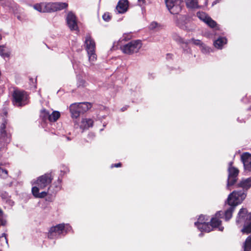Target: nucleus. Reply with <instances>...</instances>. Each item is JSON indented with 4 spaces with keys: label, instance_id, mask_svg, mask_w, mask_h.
<instances>
[{
    "label": "nucleus",
    "instance_id": "5701e85b",
    "mask_svg": "<svg viewBox=\"0 0 251 251\" xmlns=\"http://www.w3.org/2000/svg\"><path fill=\"white\" fill-rule=\"evenodd\" d=\"M33 7L35 10L39 12H46L45 2L36 3L33 6Z\"/></svg>",
    "mask_w": 251,
    "mask_h": 251
},
{
    "label": "nucleus",
    "instance_id": "6e6552de",
    "mask_svg": "<svg viewBox=\"0 0 251 251\" xmlns=\"http://www.w3.org/2000/svg\"><path fill=\"white\" fill-rule=\"evenodd\" d=\"M142 46V44L140 40H133L124 45L121 49L124 53L131 54L138 52Z\"/></svg>",
    "mask_w": 251,
    "mask_h": 251
},
{
    "label": "nucleus",
    "instance_id": "4468645a",
    "mask_svg": "<svg viewBox=\"0 0 251 251\" xmlns=\"http://www.w3.org/2000/svg\"><path fill=\"white\" fill-rule=\"evenodd\" d=\"M241 158L245 169L251 171V154L248 152H245L242 154Z\"/></svg>",
    "mask_w": 251,
    "mask_h": 251
},
{
    "label": "nucleus",
    "instance_id": "f03ea898",
    "mask_svg": "<svg viewBox=\"0 0 251 251\" xmlns=\"http://www.w3.org/2000/svg\"><path fill=\"white\" fill-rule=\"evenodd\" d=\"M223 214V213L221 211L216 213L215 217L211 219L210 224H209V219L207 217L201 215L198 218V221L195 223V225L201 231L209 232L214 227H217L219 228V230L223 231L224 227L220 226L221 221L219 219Z\"/></svg>",
    "mask_w": 251,
    "mask_h": 251
},
{
    "label": "nucleus",
    "instance_id": "e433bc0d",
    "mask_svg": "<svg viewBox=\"0 0 251 251\" xmlns=\"http://www.w3.org/2000/svg\"><path fill=\"white\" fill-rule=\"evenodd\" d=\"M56 183V185H55V187L57 189V190H59L61 189V180L60 179L58 178Z\"/></svg>",
    "mask_w": 251,
    "mask_h": 251
},
{
    "label": "nucleus",
    "instance_id": "f257e3e1",
    "mask_svg": "<svg viewBox=\"0 0 251 251\" xmlns=\"http://www.w3.org/2000/svg\"><path fill=\"white\" fill-rule=\"evenodd\" d=\"M52 179L50 174H45L36 179H33L31 181V184L32 186L31 192L34 197L37 198H44L46 197Z\"/></svg>",
    "mask_w": 251,
    "mask_h": 251
},
{
    "label": "nucleus",
    "instance_id": "4c0bfd02",
    "mask_svg": "<svg viewBox=\"0 0 251 251\" xmlns=\"http://www.w3.org/2000/svg\"><path fill=\"white\" fill-rule=\"evenodd\" d=\"M121 164L120 163H117V164H112L111 165V167H121Z\"/></svg>",
    "mask_w": 251,
    "mask_h": 251
},
{
    "label": "nucleus",
    "instance_id": "1a4fd4ad",
    "mask_svg": "<svg viewBox=\"0 0 251 251\" xmlns=\"http://www.w3.org/2000/svg\"><path fill=\"white\" fill-rule=\"evenodd\" d=\"M166 6L172 14H178L181 10L182 1L181 0H165Z\"/></svg>",
    "mask_w": 251,
    "mask_h": 251
},
{
    "label": "nucleus",
    "instance_id": "4be33fe9",
    "mask_svg": "<svg viewBox=\"0 0 251 251\" xmlns=\"http://www.w3.org/2000/svg\"><path fill=\"white\" fill-rule=\"evenodd\" d=\"M0 55L3 58L10 56V51L5 46H0Z\"/></svg>",
    "mask_w": 251,
    "mask_h": 251
},
{
    "label": "nucleus",
    "instance_id": "a19ab883",
    "mask_svg": "<svg viewBox=\"0 0 251 251\" xmlns=\"http://www.w3.org/2000/svg\"><path fill=\"white\" fill-rule=\"evenodd\" d=\"M138 1L143 3H144V2H145V0H138Z\"/></svg>",
    "mask_w": 251,
    "mask_h": 251
},
{
    "label": "nucleus",
    "instance_id": "423d86ee",
    "mask_svg": "<svg viewBox=\"0 0 251 251\" xmlns=\"http://www.w3.org/2000/svg\"><path fill=\"white\" fill-rule=\"evenodd\" d=\"M246 195L243 191L232 192L228 197L227 203L231 206L235 207L240 204L245 199Z\"/></svg>",
    "mask_w": 251,
    "mask_h": 251
},
{
    "label": "nucleus",
    "instance_id": "39448f33",
    "mask_svg": "<svg viewBox=\"0 0 251 251\" xmlns=\"http://www.w3.org/2000/svg\"><path fill=\"white\" fill-rule=\"evenodd\" d=\"M71 226L69 224H61L50 228L48 237L50 239L57 238L60 235L66 233L71 231Z\"/></svg>",
    "mask_w": 251,
    "mask_h": 251
},
{
    "label": "nucleus",
    "instance_id": "aec40b11",
    "mask_svg": "<svg viewBox=\"0 0 251 251\" xmlns=\"http://www.w3.org/2000/svg\"><path fill=\"white\" fill-rule=\"evenodd\" d=\"M187 22V18L185 15H180L176 21V24L180 28H183Z\"/></svg>",
    "mask_w": 251,
    "mask_h": 251
},
{
    "label": "nucleus",
    "instance_id": "a211bd4d",
    "mask_svg": "<svg viewBox=\"0 0 251 251\" xmlns=\"http://www.w3.org/2000/svg\"><path fill=\"white\" fill-rule=\"evenodd\" d=\"M93 120L91 118H83L81 122L80 127L83 129H88L93 126Z\"/></svg>",
    "mask_w": 251,
    "mask_h": 251
},
{
    "label": "nucleus",
    "instance_id": "bb28decb",
    "mask_svg": "<svg viewBox=\"0 0 251 251\" xmlns=\"http://www.w3.org/2000/svg\"><path fill=\"white\" fill-rule=\"evenodd\" d=\"M244 251H250L251 250V235L249 236L245 242Z\"/></svg>",
    "mask_w": 251,
    "mask_h": 251
},
{
    "label": "nucleus",
    "instance_id": "9d476101",
    "mask_svg": "<svg viewBox=\"0 0 251 251\" xmlns=\"http://www.w3.org/2000/svg\"><path fill=\"white\" fill-rule=\"evenodd\" d=\"M67 6L68 4L66 2H45L46 12L61 10Z\"/></svg>",
    "mask_w": 251,
    "mask_h": 251
},
{
    "label": "nucleus",
    "instance_id": "20e7f679",
    "mask_svg": "<svg viewBox=\"0 0 251 251\" xmlns=\"http://www.w3.org/2000/svg\"><path fill=\"white\" fill-rule=\"evenodd\" d=\"M92 105L89 102L74 103L69 106V111L72 119L78 118L81 113H83L88 111Z\"/></svg>",
    "mask_w": 251,
    "mask_h": 251
},
{
    "label": "nucleus",
    "instance_id": "b1692460",
    "mask_svg": "<svg viewBox=\"0 0 251 251\" xmlns=\"http://www.w3.org/2000/svg\"><path fill=\"white\" fill-rule=\"evenodd\" d=\"M60 116V112L57 111H54L51 114H50L48 120L50 122H55Z\"/></svg>",
    "mask_w": 251,
    "mask_h": 251
},
{
    "label": "nucleus",
    "instance_id": "ea45409f",
    "mask_svg": "<svg viewBox=\"0 0 251 251\" xmlns=\"http://www.w3.org/2000/svg\"><path fill=\"white\" fill-rule=\"evenodd\" d=\"M2 211L0 209V220L1 219V218L2 217Z\"/></svg>",
    "mask_w": 251,
    "mask_h": 251
},
{
    "label": "nucleus",
    "instance_id": "2f4dec72",
    "mask_svg": "<svg viewBox=\"0 0 251 251\" xmlns=\"http://www.w3.org/2000/svg\"><path fill=\"white\" fill-rule=\"evenodd\" d=\"M200 48L201 51L204 53H208L212 51V50L210 48L206 46L203 44Z\"/></svg>",
    "mask_w": 251,
    "mask_h": 251
},
{
    "label": "nucleus",
    "instance_id": "412c9836",
    "mask_svg": "<svg viewBox=\"0 0 251 251\" xmlns=\"http://www.w3.org/2000/svg\"><path fill=\"white\" fill-rule=\"evenodd\" d=\"M187 7L191 9L199 8L198 0H185Z\"/></svg>",
    "mask_w": 251,
    "mask_h": 251
},
{
    "label": "nucleus",
    "instance_id": "7c9ffc66",
    "mask_svg": "<svg viewBox=\"0 0 251 251\" xmlns=\"http://www.w3.org/2000/svg\"><path fill=\"white\" fill-rule=\"evenodd\" d=\"M160 27V25L156 22H152L149 26L151 30L158 29Z\"/></svg>",
    "mask_w": 251,
    "mask_h": 251
},
{
    "label": "nucleus",
    "instance_id": "72a5a7b5",
    "mask_svg": "<svg viewBox=\"0 0 251 251\" xmlns=\"http://www.w3.org/2000/svg\"><path fill=\"white\" fill-rule=\"evenodd\" d=\"M111 16L110 13H108V12L105 13L102 15V19L105 22H109L111 19Z\"/></svg>",
    "mask_w": 251,
    "mask_h": 251
},
{
    "label": "nucleus",
    "instance_id": "393cba45",
    "mask_svg": "<svg viewBox=\"0 0 251 251\" xmlns=\"http://www.w3.org/2000/svg\"><path fill=\"white\" fill-rule=\"evenodd\" d=\"M240 186L245 189H248L251 187V177L245 180H243L240 182Z\"/></svg>",
    "mask_w": 251,
    "mask_h": 251
},
{
    "label": "nucleus",
    "instance_id": "58836bf2",
    "mask_svg": "<svg viewBox=\"0 0 251 251\" xmlns=\"http://www.w3.org/2000/svg\"><path fill=\"white\" fill-rule=\"evenodd\" d=\"M220 0H215L213 3L212 5H214V4H216L218 2H219Z\"/></svg>",
    "mask_w": 251,
    "mask_h": 251
},
{
    "label": "nucleus",
    "instance_id": "79ce46f5",
    "mask_svg": "<svg viewBox=\"0 0 251 251\" xmlns=\"http://www.w3.org/2000/svg\"><path fill=\"white\" fill-rule=\"evenodd\" d=\"M1 38H1V35L0 34V41L1 40Z\"/></svg>",
    "mask_w": 251,
    "mask_h": 251
},
{
    "label": "nucleus",
    "instance_id": "c9c22d12",
    "mask_svg": "<svg viewBox=\"0 0 251 251\" xmlns=\"http://www.w3.org/2000/svg\"><path fill=\"white\" fill-rule=\"evenodd\" d=\"M7 175V171L0 168V176H6Z\"/></svg>",
    "mask_w": 251,
    "mask_h": 251
},
{
    "label": "nucleus",
    "instance_id": "dca6fc26",
    "mask_svg": "<svg viewBox=\"0 0 251 251\" xmlns=\"http://www.w3.org/2000/svg\"><path fill=\"white\" fill-rule=\"evenodd\" d=\"M85 46L87 51L91 52L95 50V41L89 35L85 37Z\"/></svg>",
    "mask_w": 251,
    "mask_h": 251
},
{
    "label": "nucleus",
    "instance_id": "f704fd0d",
    "mask_svg": "<svg viewBox=\"0 0 251 251\" xmlns=\"http://www.w3.org/2000/svg\"><path fill=\"white\" fill-rule=\"evenodd\" d=\"M77 85L78 87L84 86L85 84V81L83 79L79 78L77 80Z\"/></svg>",
    "mask_w": 251,
    "mask_h": 251
},
{
    "label": "nucleus",
    "instance_id": "f8f14e48",
    "mask_svg": "<svg viewBox=\"0 0 251 251\" xmlns=\"http://www.w3.org/2000/svg\"><path fill=\"white\" fill-rule=\"evenodd\" d=\"M197 15L201 21L204 22L210 27H216L217 29L218 28L216 22L213 20L205 13L203 12H199L197 13Z\"/></svg>",
    "mask_w": 251,
    "mask_h": 251
},
{
    "label": "nucleus",
    "instance_id": "cd10ccee",
    "mask_svg": "<svg viewBox=\"0 0 251 251\" xmlns=\"http://www.w3.org/2000/svg\"><path fill=\"white\" fill-rule=\"evenodd\" d=\"M234 209V207L231 206L225 212V217L226 220L227 221L231 218Z\"/></svg>",
    "mask_w": 251,
    "mask_h": 251
},
{
    "label": "nucleus",
    "instance_id": "6ab92c4d",
    "mask_svg": "<svg viewBox=\"0 0 251 251\" xmlns=\"http://www.w3.org/2000/svg\"><path fill=\"white\" fill-rule=\"evenodd\" d=\"M227 43V40L225 37H220L214 42L213 45L217 49H222Z\"/></svg>",
    "mask_w": 251,
    "mask_h": 251
},
{
    "label": "nucleus",
    "instance_id": "f3484780",
    "mask_svg": "<svg viewBox=\"0 0 251 251\" xmlns=\"http://www.w3.org/2000/svg\"><path fill=\"white\" fill-rule=\"evenodd\" d=\"M6 122H4L1 125L0 128V136L5 142H9L11 137V134L9 132L5 129Z\"/></svg>",
    "mask_w": 251,
    "mask_h": 251
},
{
    "label": "nucleus",
    "instance_id": "ddd939ff",
    "mask_svg": "<svg viewBox=\"0 0 251 251\" xmlns=\"http://www.w3.org/2000/svg\"><path fill=\"white\" fill-rule=\"evenodd\" d=\"M67 25L71 30L78 29L77 23L75 15L72 12L67 14L66 17Z\"/></svg>",
    "mask_w": 251,
    "mask_h": 251
},
{
    "label": "nucleus",
    "instance_id": "c85d7f7f",
    "mask_svg": "<svg viewBox=\"0 0 251 251\" xmlns=\"http://www.w3.org/2000/svg\"><path fill=\"white\" fill-rule=\"evenodd\" d=\"M172 38L173 40L176 41L178 43L182 44L185 43V42L182 38H181L178 34L176 33H174L172 35Z\"/></svg>",
    "mask_w": 251,
    "mask_h": 251
},
{
    "label": "nucleus",
    "instance_id": "c756f323",
    "mask_svg": "<svg viewBox=\"0 0 251 251\" xmlns=\"http://www.w3.org/2000/svg\"><path fill=\"white\" fill-rule=\"evenodd\" d=\"M50 113L45 110V109H43L41 110V113H40V117L44 120H46L47 119H48L49 116H50Z\"/></svg>",
    "mask_w": 251,
    "mask_h": 251
},
{
    "label": "nucleus",
    "instance_id": "a878e982",
    "mask_svg": "<svg viewBox=\"0 0 251 251\" xmlns=\"http://www.w3.org/2000/svg\"><path fill=\"white\" fill-rule=\"evenodd\" d=\"M87 52L89 61L90 63L92 64H93L97 60V55L95 53V50H94L93 51H91V52H89V51H87Z\"/></svg>",
    "mask_w": 251,
    "mask_h": 251
},
{
    "label": "nucleus",
    "instance_id": "473e14b6",
    "mask_svg": "<svg viewBox=\"0 0 251 251\" xmlns=\"http://www.w3.org/2000/svg\"><path fill=\"white\" fill-rule=\"evenodd\" d=\"M189 43H192L195 45L198 46L200 47V48H201V46L203 45V43L201 40L194 38L191 39L189 41Z\"/></svg>",
    "mask_w": 251,
    "mask_h": 251
},
{
    "label": "nucleus",
    "instance_id": "2eb2a0df",
    "mask_svg": "<svg viewBox=\"0 0 251 251\" xmlns=\"http://www.w3.org/2000/svg\"><path fill=\"white\" fill-rule=\"evenodd\" d=\"M129 2L127 0H120L116 6L118 13L123 14L126 13L128 8Z\"/></svg>",
    "mask_w": 251,
    "mask_h": 251
},
{
    "label": "nucleus",
    "instance_id": "9b49d317",
    "mask_svg": "<svg viewBox=\"0 0 251 251\" xmlns=\"http://www.w3.org/2000/svg\"><path fill=\"white\" fill-rule=\"evenodd\" d=\"M232 162H230L228 167V177L227 180V187L229 188L230 186L233 185L236 181V177L238 174L239 171L237 169L232 167Z\"/></svg>",
    "mask_w": 251,
    "mask_h": 251
},
{
    "label": "nucleus",
    "instance_id": "0eeeda50",
    "mask_svg": "<svg viewBox=\"0 0 251 251\" xmlns=\"http://www.w3.org/2000/svg\"><path fill=\"white\" fill-rule=\"evenodd\" d=\"M12 96L13 103L17 106H22L28 103V95L24 91L15 90Z\"/></svg>",
    "mask_w": 251,
    "mask_h": 251
},
{
    "label": "nucleus",
    "instance_id": "7ed1b4c3",
    "mask_svg": "<svg viewBox=\"0 0 251 251\" xmlns=\"http://www.w3.org/2000/svg\"><path fill=\"white\" fill-rule=\"evenodd\" d=\"M237 224H245L241 231L243 233H249L251 232V213H248L246 208H241L238 213L236 219Z\"/></svg>",
    "mask_w": 251,
    "mask_h": 251
}]
</instances>
